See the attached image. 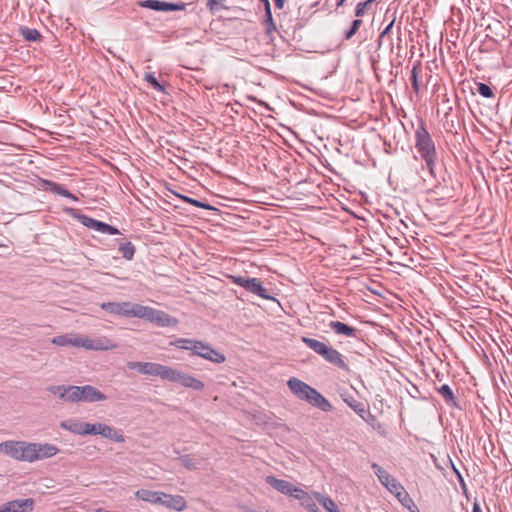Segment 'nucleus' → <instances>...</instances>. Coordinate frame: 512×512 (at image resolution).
I'll return each instance as SVG.
<instances>
[{"mask_svg":"<svg viewBox=\"0 0 512 512\" xmlns=\"http://www.w3.org/2000/svg\"><path fill=\"white\" fill-rule=\"evenodd\" d=\"M100 307L115 315L125 317H137L156 324L159 327H172L176 326L178 320L162 310L152 308L150 306H143L131 302H104Z\"/></svg>","mask_w":512,"mask_h":512,"instance_id":"1","label":"nucleus"},{"mask_svg":"<svg viewBox=\"0 0 512 512\" xmlns=\"http://www.w3.org/2000/svg\"><path fill=\"white\" fill-rule=\"evenodd\" d=\"M418 155L422 161L421 169L427 173L426 177H422L423 182L436 187L440 183L442 173L440 156L431 134L422 122L418 126Z\"/></svg>","mask_w":512,"mask_h":512,"instance_id":"2","label":"nucleus"},{"mask_svg":"<svg viewBox=\"0 0 512 512\" xmlns=\"http://www.w3.org/2000/svg\"><path fill=\"white\" fill-rule=\"evenodd\" d=\"M144 375L160 377L185 388L201 391L205 388L202 380L171 366L156 362H145Z\"/></svg>","mask_w":512,"mask_h":512,"instance_id":"3","label":"nucleus"},{"mask_svg":"<svg viewBox=\"0 0 512 512\" xmlns=\"http://www.w3.org/2000/svg\"><path fill=\"white\" fill-rule=\"evenodd\" d=\"M290 391L302 401L309 403L310 405L317 407L323 412H329L332 410L331 403L314 387L305 383L304 381L291 377L287 382Z\"/></svg>","mask_w":512,"mask_h":512,"instance_id":"4","label":"nucleus"},{"mask_svg":"<svg viewBox=\"0 0 512 512\" xmlns=\"http://www.w3.org/2000/svg\"><path fill=\"white\" fill-rule=\"evenodd\" d=\"M65 212L72 216L73 218L77 219L83 226L90 228L92 230H95L97 232H100L102 234H110V235H116L120 234V231L114 227L111 226L105 222L99 221L97 219L91 218L85 214H82L79 210L74 208H66Z\"/></svg>","mask_w":512,"mask_h":512,"instance_id":"5","label":"nucleus"},{"mask_svg":"<svg viewBox=\"0 0 512 512\" xmlns=\"http://www.w3.org/2000/svg\"><path fill=\"white\" fill-rule=\"evenodd\" d=\"M229 279L235 285L243 287L250 293H253L263 299L276 300L267 293V289L262 286V282L258 278H250L240 275H230Z\"/></svg>","mask_w":512,"mask_h":512,"instance_id":"6","label":"nucleus"},{"mask_svg":"<svg viewBox=\"0 0 512 512\" xmlns=\"http://www.w3.org/2000/svg\"><path fill=\"white\" fill-rule=\"evenodd\" d=\"M28 462H36L51 458L58 454L59 448L50 443H29L28 445Z\"/></svg>","mask_w":512,"mask_h":512,"instance_id":"7","label":"nucleus"},{"mask_svg":"<svg viewBox=\"0 0 512 512\" xmlns=\"http://www.w3.org/2000/svg\"><path fill=\"white\" fill-rule=\"evenodd\" d=\"M28 445L26 441H5L0 443V452L10 456L11 458L28 462Z\"/></svg>","mask_w":512,"mask_h":512,"instance_id":"8","label":"nucleus"},{"mask_svg":"<svg viewBox=\"0 0 512 512\" xmlns=\"http://www.w3.org/2000/svg\"><path fill=\"white\" fill-rule=\"evenodd\" d=\"M80 403H95L102 402L107 399V396L92 385L78 386Z\"/></svg>","mask_w":512,"mask_h":512,"instance_id":"9","label":"nucleus"},{"mask_svg":"<svg viewBox=\"0 0 512 512\" xmlns=\"http://www.w3.org/2000/svg\"><path fill=\"white\" fill-rule=\"evenodd\" d=\"M35 507L33 498L15 499L0 506V512H32Z\"/></svg>","mask_w":512,"mask_h":512,"instance_id":"10","label":"nucleus"},{"mask_svg":"<svg viewBox=\"0 0 512 512\" xmlns=\"http://www.w3.org/2000/svg\"><path fill=\"white\" fill-rule=\"evenodd\" d=\"M265 481L278 492L293 498H295V494L299 493L300 490V488L294 486L289 481L278 479L273 475L266 476Z\"/></svg>","mask_w":512,"mask_h":512,"instance_id":"11","label":"nucleus"},{"mask_svg":"<svg viewBox=\"0 0 512 512\" xmlns=\"http://www.w3.org/2000/svg\"><path fill=\"white\" fill-rule=\"evenodd\" d=\"M83 348L95 351H105L117 348V344L106 337L96 339L83 337Z\"/></svg>","mask_w":512,"mask_h":512,"instance_id":"12","label":"nucleus"},{"mask_svg":"<svg viewBox=\"0 0 512 512\" xmlns=\"http://www.w3.org/2000/svg\"><path fill=\"white\" fill-rule=\"evenodd\" d=\"M392 494L396 496V498L399 500V502L407 507L411 512H415L412 510L413 500L409 496V494L405 491L403 486L395 479L393 478V481H391L387 486H385Z\"/></svg>","mask_w":512,"mask_h":512,"instance_id":"13","label":"nucleus"},{"mask_svg":"<svg viewBox=\"0 0 512 512\" xmlns=\"http://www.w3.org/2000/svg\"><path fill=\"white\" fill-rule=\"evenodd\" d=\"M140 6L155 11H181L185 9L184 3H170L160 0H144Z\"/></svg>","mask_w":512,"mask_h":512,"instance_id":"14","label":"nucleus"},{"mask_svg":"<svg viewBox=\"0 0 512 512\" xmlns=\"http://www.w3.org/2000/svg\"><path fill=\"white\" fill-rule=\"evenodd\" d=\"M203 341L190 339V338H178L171 343L178 349L187 350L191 356H199V353L204 346Z\"/></svg>","mask_w":512,"mask_h":512,"instance_id":"15","label":"nucleus"},{"mask_svg":"<svg viewBox=\"0 0 512 512\" xmlns=\"http://www.w3.org/2000/svg\"><path fill=\"white\" fill-rule=\"evenodd\" d=\"M160 505L176 511H183L187 507V502L183 496L170 495L162 492Z\"/></svg>","mask_w":512,"mask_h":512,"instance_id":"16","label":"nucleus"},{"mask_svg":"<svg viewBox=\"0 0 512 512\" xmlns=\"http://www.w3.org/2000/svg\"><path fill=\"white\" fill-rule=\"evenodd\" d=\"M198 357H201L215 364H221L226 361V356L222 352L214 349L210 344L206 342L204 343V346L202 347Z\"/></svg>","mask_w":512,"mask_h":512,"instance_id":"17","label":"nucleus"},{"mask_svg":"<svg viewBox=\"0 0 512 512\" xmlns=\"http://www.w3.org/2000/svg\"><path fill=\"white\" fill-rule=\"evenodd\" d=\"M321 356L325 359V361H327L328 363H330L340 369L347 368V365L343 359L342 354L338 350L334 349L331 346L327 345L325 350H323V353Z\"/></svg>","mask_w":512,"mask_h":512,"instance_id":"18","label":"nucleus"},{"mask_svg":"<svg viewBox=\"0 0 512 512\" xmlns=\"http://www.w3.org/2000/svg\"><path fill=\"white\" fill-rule=\"evenodd\" d=\"M329 328L337 335H343L348 338H357L358 330L340 321H331Z\"/></svg>","mask_w":512,"mask_h":512,"instance_id":"19","label":"nucleus"},{"mask_svg":"<svg viewBox=\"0 0 512 512\" xmlns=\"http://www.w3.org/2000/svg\"><path fill=\"white\" fill-rule=\"evenodd\" d=\"M98 435H101L104 438H107L111 441L117 442V443H123L125 442L124 435L114 427H111L107 424L100 423V426L98 427Z\"/></svg>","mask_w":512,"mask_h":512,"instance_id":"20","label":"nucleus"},{"mask_svg":"<svg viewBox=\"0 0 512 512\" xmlns=\"http://www.w3.org/2000/svg\"><path fill=\"white\" fill-rule=\"evenodd\" d=\"M44 185H45V190L46 191H49V192H52V193H55V194H58L60 196H63V197H66V198H70L72 199L73 201H78V198L72 194L71 192H69L63 185L61 184H58L56 182H53V181H49V180H46L44 181Z\"/></svg>","mask_w":512,"mask_h":512,"instance_id":"21","label":"nucleus"},{"mask_svg":"<svg viewBox=\"0 0 512 512\" xmlns=\"http://www.w3.org/2000/svg\"><path fill=\"white\" fill-rule=\"evenodd\" d=\"M434 388L442 396L447 406L458 407L457 398L449 385L443 384L439 387L435 386Z\"/></svg>","mask_w":512,"mask_h":512,"instance_id":"22","label":"nucleus"},{"mask_svg":"<svg viewBox=\"0 0 512 512\" xmlns=\"http://www.w3.org/2000/svg\"><path fill=\"white\" fill-rule=\"evenodd\" d=\"M51 342L57 346H75L83 347V337H68L59 335L52 338Z\"/></svg>","mask_w":512,"mask_h":512,"instance_id":"23","label":"nucleus"},{"mask_svg":"<svg viewBox=\"0 0 512 512\" xmlns=\"http://www.w3.org/2000/svg\"><path fill=\"white\" fill-rule=\"evenodd\" d=\"M162 492L152 491L148 489H140L136 491L135 496L137 499L150 502L152 504H160Z\"/></svg>","mask_w":512,"mask_h":512,"instance_id":"24","label":"nucleus"},{"mask_svg":"<svg viewBox=\"0 0 512 512\" xmlns=\"http://www.w3.org/2000/svg\"><path fill=\"white\" fill-rule=\"evenodd\" d=\"M295 499L299 500L300 504L309 512L315 511L317 505L313 497L303 489L300 488L299 493L295 494Z\"/></svg>","mask_w":512,"mask_h":512,"instance_id":"25","label":"nucleus"},{"mask_svg":"<svg viewBox=\"0 0 512 512\" xmlns=\"http://www.w3.org/2000/svg\"><path fill=\"white\" fill-rule=\"evenodd\" d=\"M84 422L79 420L62 421L60 427L73 434L83 436Z\"/></svg>","mask_w":512,"mask_h":512,"instance_id":"26","label":"nucleus"},{"mask_svg":"<svg viewBox=\"0 0 512 512\" xmlns=\"http://www.w3.org/2000/svg\"><path fill=\"white\" fill-rule=\"evenodd\" d=\"M265 31L268 35H271L273 32L277 31L276 24L274 23L272 13H271V7L269 0H265Z\"/></svg>","mask_w":512,"mask_h":512,"instance_id":"27","label":"nucleus"},{"mask_svg":"<svg viewBox=\"0 0 512 512\" xmlns=\"http://www.w3.org/2000/svg\"><path fill=\"white\" fill-rule=\"evenodd\" d=\"M301 340L308 348H310L320 356L322 355L323 350H325V348L327 347V345L324 342H321L314 338L303 336Z\"/></svg>","mask_w":512,"mask_h":512,"instance_id":"28","label":"nucleus"},{"mask_svg":"<svg viewBox=\"0 0 512 512\" xmlns=\"http://www.w3.org/2000/svg\"><path fill=\"white\" fill-rule=\"evenodd\" d=\"M372 469L374 473L377 475L382 485L387 486L391 481H393L394 477L391 476L385 469H383L377 463L372 464Z\"/></svg>","mask_w":512,"mask_h":512,"instance_id":"29","label":"nucleus"},{"mask_svg":"<svg viewBox=\"0 0 512 512\" xmlns=\"http://www.w3.org/2000/svg\"><path fill=\"white\" fill-rule=\"evenodd\" d=\"M316 500L324 507L328 512H340L336 503L329 497H326L320 493L314 494Z\"/></svg>","mask_w":512,"mask_h":512,"instance_id":"30","label":"nucleus"},{"mask_svg":"<svg viewBox=\"0 0 512 512\" xmlns=\"http://www.w3.org/2000/svg\"><path fill=\"white\" fill-rule=\"evenodd\" d=\"M78 386L75 385H66L65 393L63 395V402L69 403H80L79 401V392H77Z\"/></svg>","mask_w":512,"mask_h":512,"instance_id":"31","label":"nucleus"},{"mask_svg":"<svg viewBox=\"0 0 512 512\" xmlns=\"http://www.w3.org/2000/svg\"><path fill=\"white\" fill-rule=\"evenodd\" d=\"M20 34L26 41L32 42L40 41L42 37L37 29H32L28 27H21Z\"/></svg>","mask_w":512,"mask_h":512,"instance_id":"32","label":"nucleus"},{"mask_svg":"<svg viewBox=\"0 0 512 512\" xmlns=\"http://www.w3.org/2000/svg\"><path fill=\"white\" fill-rule=\"evenodd\" d=\"M119 252L124 259L131 260L135 253V246L130 241L121 242L119 243Z\"/></svg>","mask_w":512,"mask_h":512,"instance_id":"33","label":"nucleus"},{"mask_svg":"<svg viewBox=\"0 0 512 512\" xmlns=\"http://www.w3.org/2000/svg\"><path fill=\"white\" fill-rule=\"evenodd\" d=\"M376 0H366L357 3L355 8V16L356 17H362L366 14L367 11L371 10L373 3Z\"/></svg>","mask_w":512,"mask_h":512,"instance_id":"34","label":"nucleus"},{"mask_svg":"<svg viewBox=\"0 0 512 512\" xmlns=\"http://www.w3.org/2000/svg\"><path fill=\"white\" fill-rule=\"evenodd\" d=\"M179 461L189 470H195L199 465V461L189 454L180 456Z\"/></svg>","mask_w":512,"mask_h":512,"instance_id":"35","label":"nucleus"},{"mask_svg":"<svg viewBox=\"0 0 512 512\" xmlns=\"http://www.w3.org/2000/svg\"><path fill=\"white\" fill-rule=\"evenodd\" d=\"M344 401L348 404V406L353 409L357 414H359L360 416H363V414L365 413V407H364V404L357 401L356 399H354L353 397H350V398H345Z\"/></svg>","mask_w":512,"mask_h":512,"instance_id":"36","label":"nucleus"},{"mask_svg":"<svg viewBox=\"0 0 512 512\" xmlns=\"http://www.w3.org/2000/svg\"><path fill=\"white\" fill-rule=\"evenodd\" d=\"M419 366L422 367V374L425 377V381H427L428 379H432L433 376L437 378L439 377V373L433 366L426 367L425 363L418 358V367Z\"/></svg>","mask_w":512,"mask_h":512,"instance_id":"37","label":"nucleus"},{"mask_svg":"<svg viewBox=\"0 0 512 512\" xmlns=\"http://www.w3.org/2000/svg\"><path fill=\"white\" fill-rule=\"evenodd\" d=\"M180 198L186 202V203H189L195 207H199V208H203V209H206V210H212L214 209L210 204L208 203H204V202H201L197 199H194V198H191V197H188V196H180Z\"/></svg>","mask_w":512,"mask_h":512,"instance_id":"38","label":"nucleus"},{"mask_svg":"<svg viewBox=\"0 0 512 512\" xmlns=\"http://www.w3.org/2000/svg\"><path fill=\"white\" fill-rule=\"evenodd\" d=\"M144 80L147 81L155 90L159 92L164 91V87L159 83L153 73H145Z\"/></svg>","mask_w":512,"mask_h":512,"instance_id":"39","label":"nucleus"},{"mask_svg":"<svg viewBox=\"0 0 512 512\" xmlns=\"http://www.w3.org/2000/svg\"><path fill=\"white\" fill-rule=\"evenodd\" d=\"M477 92L484 98L494 97L492 88L485 83H477Z\"/></svg>","mask_w":512,"mask_h":512,"instance_id":"40","label":"nucleus"},{"mask_svg":"<svg viewBox=\"0 0 512 512\" xmlns=\"http://www.w3.org/2000/svg\"><path fill=\"white\" fill-rule=\"evenodd\" d=\"M378 49L386 48V49H392V38L391 35H386L383 33H380L378 37Z\"/></svg>","mask_w":512,"mask_h":512,"instance_id":"41","label":"nucleus"},{"mask_svg":"<svg viewBox=\"0 0 512 512\" xmlns=\"http://www.w3.org/2000/svg\"><path fill=\"white\" fill-rule=\"evenodd\" d=\"M100 423H89L84 422L83 426V436L86 435H98Z\"/></svg>","mask_w":512,"mask_h":512,"instance_id":"42","label":"nucleus"},{"mask_svg":"<svg viewBox=\"0 0 512 512\" xmlns=\"http://www.w3.org/2000/svg\"><path fill=\"white\" fill-rule=\"evenodd\" d=\"M361 25H362V20H360V19L353 20L351 27L344 34L345 39L346 40L351 39L356 34V32L359 30Z\"/></svg>","mask_w":512,"mask_h":512,"instance_id":"43","label":"nucleus"},{"mask_svg":"<svg viewBox=\"0 0 512 512\" xmlns=\"http://www.w3.org/2000/svg\"><path fill=\"white\" fill-rule=\"evenodd\" d=\"M66 385H50L46 388V390L53 394L57 395L61 401H63L62 393H65Z\"/></svg>","mask_w":512,"mask_h":512,"instance_id":"44","label":"nucleus"},{"mask_svg":"<svg viewBox=\"0 0 512 512\" xmlns=\"http://www.w3.org/2000/svg\"><path fill=\"white\" fill-rule=\"evenodd\" d=\"M127 368L144 375L145 362L129 361L127 363Z\"/></svg>","mask_w":512,"mask_h":512,"instance_id":"45","label":"nucleus"},{"mask_svg":"<svg viewBox=\"0 0 512 512\" xmlns=\"http://www.w3.org/2000/svg\"><path fill=\"white\" fill-rule=\"evenodd\" d=\"M224 0H207L206 6L211 12L220 10Z\"/></svg>","mask_w":512,"mask_h":512,"instance_id":"46","label":"nucleus"},{"mask_svg":"<svg viewBox=\"0 0 512 512\" xmlns=\"http://www.w3.org/2000/svg\"><path fill=\"white\" fill-rule=\"evenodd\" d=\"M416 82H417V79H416V62H414L411 66V71H410V84H411V88L416 92Z\"/></svg>","mask_w":512,"mask_h":512,"instance_id":"47","label":"nucleus"},{"mask_svg":"<svg viewBox=\"0 0 512 512\" xmlns=\"http://www.w3.org/2000/svg\"><path fill=\"white\" fill-rule=\"evenodd\" d=\"M394 25V20L390 21V23L383 29L381 33L386 35H391V31Z\"/></svg>","mask_w":512,"mask_h":512,"instance_id":"48","label":"nucleus"},{"mask_svg":"<svg viewBox=\"0 0 512 512\" xmlns=\"http://www.w3.org/2000/svg\"><path fill=\"white\" fill-rule=\"evenodd\" d=\"M286 0H274L275 7L277 9H282L284 7Z\"/></svg>","mask_w":512,"mask_h":512,"instance_id":"49","label":"nucleus"},{"mask_svg":"<svg viewBox=\"0 0 512 512\" xmlns=\"http://www.w3.org/2000/svg\"><path fill=\"white\" fill-rule=\"evenodd\" d=\"M472 512H481L480 505L477 502H474Z\"/></svg>","mask_w":512,"mask_h":512,"instance_id":"50","label":"nucleus"},{"mask_svg":"<svg viewBox=\"0 0 512 512\" xmlns=\"http://www.w3.org/2000/svg\"><path fill=\"white\" fill-rule=\"evenodd\" d=\"M453 469H454V471L456 472V474H457V477H458L459 481L464 485V480H463V477H462V475L460 474V472H459L455 467H453Z\"/></svg>","mask_w":512,"mask_h":512,"instance_id":"51","label":"nucleus"},{"mask_svg":"<svg viewBox=\"0 0 512 512\" xmlns=\"http://www.w3.org/2000/svg\"><path fill=\"white\" fill-rule=\"evenodd\" d=\"M414 45H411V48H410V60L413 58V55H414Z\"/></svg>","mask_w":512,"mask_h":512,"instance_id":"52","label":"nucleus"},{"mask_svg":"<svg viewBox=\"0 0 512 512\" xmlns=\"http://www.w3.org/2000/svg\"><path fill=\"white\" fill-rule=\"evenodd\" d=\"M430 458L434 461L435 465H436L438 468H440V467H439V465L437 464V459L434 457V455L430 454Z\"/></svg>","mask_w":512,"mask_h":512,"instance_id":"53","label":"nucleus"},{"mask_svg":"<svg viewBox=\"0 0 512 512\" xmlns=\"http://www.w3.org/2000/svg\"><path fill=\"white\" fill-rule=\"evenodd\" d=\"M346 0H337V7L342 6Z\"/></svg>","mask_w":512,"mask_h":512,"instance_id":"54","label":"nucleus"},{"mask_svg":"<svg viewBox=\"0 0 512 512\" xmlns=\"http://www.w3.org/2000/svg\"><path fill=\"white\" fill-rule=\"evenodd\" d=\"M301 26L297 23L296 25L294 26H289L288 28H292L294 31H296L298 28H300Z\"/></svg>","mask_w":512,"mask_h":512,"instance_id":"55","label":"nucleus"},{"mask_svg":"<svg viewBox=\"0 0 512 512\" xmlns=\"http://www.w3.org/2000/svg\"><path fill=\"white\" fill-rule=\"evenodd\" d=\"M397 49H398V55L400 56V51H401V49H402V47H401L400 43L398 44Z\"/></svg>","mask_w":512,"mask_h":512,"instance_id":"56","label":"nucleus"},{"mask_svg":"<svg viewBox=\"0 0 512 512\" xmlns=\"http://www.w3.org/2000/svg\"><path fill=\"white\" fill-rule=\"evenodd\" d=\"M429 353L432 354L433 359L437 360V357L432 353V351H430Z\"/></svg>","mask_w":512,"mask_h":512,"instance_id":"57","label":"nucleus"},{"mask_svg":"<svg viewBox=\"0 0 512 512\" xmlns=\"http://www.w3.org/2000/svg\"><path fill=\"white\" fill-rule=\"evenodd\" d=\"M310 512H321V511H320V510L318 509V507L316 506L315 511H310Z\"/></svg>","mask_w":512,"mask_h":512,"instance_id":"58","label":"nucleus"},{"mask_svg":"<svg viewBox=\"0 0 512 512\" xmlns=\"http://www.w3.org/2000/svg\"><path fill=\"white\" fill-rule=\"evenodd\" d=\"M417 255H420L422 258H425V256L422 255L419 251L417 252Z\"/></svg>","mask_w":512,"mask_h":512,"instance_id":"59","label":"nucleus"},{"mask_svg":"<svg viewBox=\"0 0 512 512\" xmlns=\"http://www.w3.org/2000/svg\"><path fill=\"white\" fill-rule=\"evenodd\" d=\"M262 3H264V4H265V0H262Z\"/></svg>","mask_w":512,"mask_h":512,"instance_id":"60","label":"nucleus"}]
</instances>
